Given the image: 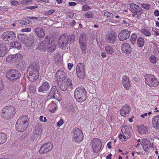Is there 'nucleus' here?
Instances as JSON below:
<instances>
[{
    "label": "nucleus",
    "instance_id": "nucleus-35",
    "mask_svg": "<svg viewBox=\"0 0 159 159\" xmlns=\"http://www.w3.org/2000/svg\"><path fill=\"white\" fill-rule=\"evenodd\" d=\"M11 46L15 48L20 49L21 48V44L18 42L16 41L10 43Z\"/></svg>",
    "mask_w": 159,
    "mask_h": 159
},
{
    "label": "nucleus",
    "instance_id": "nucleus-54",
    "mask_svg": "<svg viewBox=\"0 0 159 159\" xmlns=\"http://www.w3.org/2000/svg\"><path fill=\"white\" fill-rule=\"evenodd\" d=\"M21 21L20 23L23 25H25L29 23V20L26 19H24L23 20H21Z\"/></svg>",
    "mask_w": 159,
    "mask_h": 159
},
{
    "label": "nucleus",
    "instance_id": "nucleus-25",
    "mask_svg": "<svg viewBox=\"0 0 159 159\" xmlns=\"http://www.w3.org/2000/svg\"><path fill=\"white\" fill-rule=\"evenodd\" d=\"M35 32L39 38H43L45 34L44 31L41 27H37L35 29Z\"/></svg>",
    "mask_w": 159,
    "mask_h": 159
},
{
    "label": "nucleus",
    "instance_id": "nucleus-52",
    "mask_svg": "<svg viewBox=\"0 0 159 159\" xmlns=\"http://www.w3.org/2000/svg\"><path fill=\"white\" fill-rule=\"evenodd\" d=\"M60 89L63 91H65L67 89V87L63 83H62L60 86Z\"/></svg>",
    "mask_w": 159,
    "mask_h": 159
},
{
    "label": "nucleus",
    "instance_id": "nucleus-50",
    "mask_svg": "<svg viewBox=\"0 0 159 159\" xmlns=\"http://www.w3.org/2000/svg\"><path fill=\"white\" fill-rule=\"evenodd\" d=\"M104 15L107 16V17L112 18L113 16V15L112 13L108 12H105L104 13Z\"/></svg>",
    "mask_w": 159,
    "mask_h": 159
},
{
    "label": "nucleus",
    "instance_id": "nucleus-30",
    "mask_svg": "<svg viewBox=\"0 0 159 159\" xmlns=\"http://www.w3.org/2000/svg\"><path fill=\"white\" fill-rule=\"evenodd\" d=\"M80 46L81 50L83 51H85L87 48V43L85 41L84 42L81 40V37L80 36L79 39Z\"/></svg>",
    "mask_w": 159,
    "mask_h": 159
},
{
    "label": "nucleus",
    "instance_id": "nucleus-24",
    "mask_svg": "<svg viewBox=\"0 0 159 159\" xmlns=\"http://www.w3.org/2000/svg\"><path fill=\"white\" fill-rule=\"evenodd\" d=\"M152 123L153 127L159 130V115L156 116L153 118Z\"/></svg>",
    "mask_w": 159,
    "mask_h": 159
},
{
    "label": "nucleus",
    "instance_id": "nucleus-39",
    "mask_svg": "<svg viewBox=\"0 0 159 159\" xmlns=\"http://www.w3.org/2000/svg\"><path fill=\"white\" fill-rule=\"evenodd\" d=\"M52 96L53 98H54L58 101H60L62 99L61 96L59 92L54 94H52Z\"/></svg>",
    "mask_w": 159,
    "mask_h": 159
},
{
    "label": "nucleus",
    "instance_id": "nucleus-26",
    "mask_svg": "<svg viewBox=\"0 0 159 159\" xmlns=\"http://www.w3.org/2000/svg\"><path fill=\"white\" fill-rule=\"evenodd\" d=\"M138 132L140 134H146L148 131V127L143 125H141L137 127Z\"/></svg>",
    "mask_w": 159,
    "mask_h": 159
},
{
    "label": "nucleus",
    "instance_id": "nucleus-45",
    "mask_svg": "<svg viewBox=\"0 0 159 159\" xmlns=\"http://www.w3.org/2000/svg\"><path fill=\"white\" fill-rule=\"evenodd\" d=\"M141 7L147 10H148L151 7V6L150 4L148 3H142L141 5Z\"/></svg>",
    "mask_w": 159,
    "mask_h": 159
},
{
    "label": "nucleus",
    "instance_id": "nucleus-34",
    "mask_svg": "<svg viewBox=\"0 0 159 159\" xmlns=\"http://www.w3.org/2000/svg\"><path fill=\"white\" fill-rule=\"evenodd\" d=\"M42 132V127L39 125H36L34 131V134L37 135H40Z\"/></svg>",
    "mask_w": 159,
    "mask_h": 159
},
{
    "label": "nucleus",
    "instance_id": "nucleus-42",
    "mask_svg": "<svg viewBox=\"0 0 159 159\" xmlns=\"http://www.w3.org/2000/svg\"><path fill=\"white\" fill-rule=\"evenodd\" d=\"M63 83L67 88L68 87H70L72 85V80L70 79H67L66 81H64Z\"/></svg>",
    "mask_w": 159,
    "mask_h": 159
},
{
    "label": "nucleus",
    "instance_id": "nucleus-11",
    "mask_svg": "<svg viewBox=\"0 0 159 159\" xmlns=\"http://www.w3.org/2000/svg\"><path fill=\"white\" fill-rule=\"evenodd\" d=\"M2 39L5 41H9L14 39L16 38L15 33L12 31L4 32L1 35Z\"/></svg>",
    "mask_w": 159,
    "mask_h": 159
},
{
    "label": "nucleus",
    "instance_id": "nucleus-21",
    "mask_svg": "<svg viewBox=\"0 0 159 159\" xmlns=\"http://www.w3.org/2000/svg\"><path fill=\"white\" fill-rule=\"evenodd\" d=\"M65 74L62 70H58L56 75V79L58 82L63 81L65 78Z\"/></svg>",
    "mask_w": 159,
    "mask_h": 159
},
{
    "label": "nucleus",
    "instance_id": "nucleus-7",
    "mask_svg": "<svg viewBox=\"0 0 159 159\" xmlns=\"http://www.w3.org/2000/svg\"><path fill=\"white\" fill-rule=\"evenodd\" d=\"M73 139L77 143L81 142L84 138L82 132L77 128H75L73 130Z\"/></svg>",
    "mask_w": 159,
    "mask_h": 159
},
{
    "label": "nucleus",
    "instance_id": "nucleus-57",
    "mask_svg": "<svg viewBox=\"0 0 159 159\" xmlns=\"http://www.w3.org/2000/svg\"><path fill=\"white\" fill-rule=\"evenodd\" d=\"M67 66L68 69L70 70L73 66V64L72 63H69L68 64Z\"/></svg>",
    "mask_w": 159,
    "mask_h": 159
},
{
    "label": "nucleus",
    "instance_id": "nucleus-3",
    "mask_svg": "<svg viewBox=\"0 0 159 159\" xmlns=\"http://www.w3.org/2000/svg\"><path fill=\"white\" fill-rule=\"evenodd\" d=\"M74 97L76 100L79 102L84 101L87 98V93L85 89L81 87L77 88L74 92Z\"/></svg>",
    "mask_w": 159,
    "mask_h": 159
},
{
    "label": "nucleus",
    "instance_id": "nucleus-49",
    "mask_svg": "<svg viewBox=\"0 0 159 159\" xmlns=\"http://www.w3.org/2000/svg\"><path fill=\"white\" fill-rule=\"evenodd\" d=\"M130 8L133 10H132L135 11L136 9H138L140 7L135 4L132 3L130 4Z\"/></svg>",
    "mask_w": 159,
    "mask_h": 159
},
{
    "label": "nucleus",
    "instance_id": "nucleus-56",
    "mask_svg": "<svg viewBox=\"0 0 159 159\" xmlns=\"http://www.w3.org/2000/svg\"><path fill=\"white\" fill-rule=\"evenodd\" d=\"M31 31V29L29 28H26L25 29H22L21 30V32H29Z\"/></svg>",
    "mask_w": 159,
    "mask_h": 159
},
{
    "label": "nucleus",
    "instance_id": "nucleus-15",
    "mask_svg": "<svg viewBox=\"0 0 159 159\" xmlns=\"http://www.w3.org/2000/svg\"><path fill=\"white\" fill-rule=\"evenodd\" d=\"M140 144L145 151H148L151 148H152L153 147V143L151 144L150 142L147 139L144 138L142 139Z\"/></svg>",
    "mask_w": 159,
    "mask_h": 159
},
{
    "label": "nucleus",
    "instance_id": "nucleus-63",
    "mask_svg": "<svg viewBox=\"0 0 159 159\" xmlns=\"http://www.w3.org/2000/svg\"><path fill=\"white\" fill-rule=\"evenodd\" d=\"M38 2H48L49 1V0H36Z\"/></svg>",
    "mask_w": 159,
    "mask_h": 159
},
{
    "label": "nucleus",
    "instance_id": "nucleus-41",
    "mask_svg": "<svg viewBox=\"0 0 159 159\" xmlns=\"http://www.w3.org/2000/svg\"><path fill=\"white\" fill-rule=\"evenodd\" d=\"M149 60L153 64L156 63L157 61V57L153 55L150 56L149 57Z\"/></svg>",
    "mask_w": 159,
    "mask_h": 159
},
{
    "label": "nucleus",
    "instance_id": "nucleus-9",
    "mask_svg": "<svg viewBox=\"0 0 159 159\" xmlns=\"http://www.w3.org/2000/svg\"><path fill=\"white\" fill-rule=\"evenodd\" d=\"M23 58L22 55L19 53L8 56L6 58V61L11 63H15L21 60Z\"/></svg>",
    "mask_w": 159,
    "mask_h": 159
},
{
    "label": "nucleus",
    "instance_id": "nucleus-51",
    "mask_svg": "<svg viewBox=\"0 0 159 159\" xmlns=\"http://www.w3.org/2000/svg\"><path fill=\"white\" fill-rule=\"evenodd\" d=\"M91 9V7L87 5H84L82 6V10L84 11H88Z\"/></svg>",
    "mask_w": 159,
    "mask_h": 159
},
{
    "label": "nucleus",
    "instance_id": "nucleus-22",
    "mask_svg": "<svg viewBox=\"0 0 159 159\" xmlns=\"http://www.w3.org/2000/svg\"><path fill=\"white\" fill-rule=\"evenodd\" d=\"M40 68L39 65V63L34 62L31 63L29 66L28 71H39V70Z\"/></svg>",
    "mask_w": 159,
    "mask_h": 159
},
{
    "label": "nucleus",
    "instance_id": "nucleus-64",
    "mask_svg": "<svg viewBox=\"0 0 159 159\" xmlns=\"http://www.w3.org/2000/svg\"><path fill=\"white\" fill-rule=\"evenodd\" d=\"M111 143L110 142H108L107 143V148L109 149H111Z\"/></svg>",
    "mask_w": 159,
    "mask_h": 159
},
{
    "label": "nucleus",
    "instance_id": "nucleus-29",
    "mask_svg": "<svg viewBox=\"0 0 159 159\" xmlns=\"http://www.w3.org/2000/svg\"><path fill=\"white\" fill-rule=\"evenodd\" d=\"M57 107L56 104L53 101H52L48 105V108L50 111L54 112L55 111Z\"/></svg>",
    "mask_w": 159,
    "mask_h": 159
},
{
    "label": "nucleus",
    "instance_id": "nucleus-48",
    "mask_svg": "<svg viewBox=\"0 0 159 159\" xmlns=\"http://www.w3.org/2000/svg\"><path fill=\"white\" fill-rule=\"evenodd\" d=\"M93 13L91 11H89L86 13L85 15V16L88 18H91L93 16Z\"/></svg>",
    "mask_w": 159,
    "mask_h": 159
},
{
    "label": "nucleus",
    "instance_id": "nucleus-36",
    "mask_svg": "<svg viewBox=\"0 0 159 159\" xmlns=\"http://www.w3.org/2000/svg\"><path fill=\"white\" fill-rule=\"evenodd\" d=\"M137 44L139 47H143L145 43L144 40L142 37H139L137 40Z\"/></svg>",
    "mask_w": 159,
    "mask_h": 159
},
{
    "label": "nucleus",
    "instance_id": "nucleus-19",
    "mask_svg": "<svg viewBox=\"0 0 159 159\" xmlns=\"http://www.w3.org/2000/svg\"><path fill=\"white\" fill-rule=\"evenodd\" d=\"M122 81L124 88L127 90L129 89L131 85L129 78L126 75H124L122 77Z\"/></svg>",
    "mask_w": 159,
    "mask_h": 159
},
{
    "label": "nucleus",
    "instance_id": "nucleus-16",
    "mask_svg": "<svg viewBox=\"0 0 159 159\" xmlns=\"http://www.w3.org/2000/svg\"><path fill=\"white\" fill-rule=\"evenodd\" d=\"M130 32L126 30H121L119 33L118 37L120 41L126 40L130 36Z\"/></svg>",
    "mask_w": 159,
    "mask_h": 159
},
{
    "label": "nucleus",
    "instance_id": "nucleus-13",
    "mask_svg": "<svg viewBox=\"0 0 159 159\" xmlns=\"http://www.w3.org/2000/svg\"><path fill=\"white\" fill-rule=\"evenodd\" d=\"M117 35L115 31L108 32L105 35V39L108 43H114L116 40Z\"/></svg>",
    "mask_w": 159,
    "mask_h": 159
},
{
    "label": "nucleus",
    "instance_id": "nucleus-44",
    "mask_svg": "<svg viewBox=\"0 0 159 159\" xmlns=\"http://www.w3.org/2000/svg\"><path fill=\"white\" fill-rule=\"evenodd\" d=\"M137 36L136 34H132L130 38V41L132 44L134 43L136 40Z\"/></svg>",
    "mask_w": 159,
    "mask_h": 159
},
{
    "label": "nucleus",
    "instance_id": "nucleus-47",
    "mask_svg": "<svg viewBox=\"0 0 159 159\" xmlns=\"http://www.w3.org/2000/svg\"><path fill=\"white\" fill-rule=\"evenodd\" d=\"M152 113V111H150L148 113H145L140 115V116L143 119H145L146 117H149Z\"/></svg>",
    "mask_w": 159,
    "mask_h": 159
},
{
    "label": "nucleus",
    "instance_id": "nucleus-31",
    "mask_svg": "<svg viewBox=\"0 0 159 159\" xmlns=\"http://www.w3.org/2000/svg\"><path fill=\"white\" fill-rule=\"evenodd\" d=\"M17 67L19 69L23 70L26 68V64L25 61L20 60L17 64Z\"/></svg>",
    "mask_w": 159,
    "mask_h": 159
},
{
    "label": "nucleus",
    "instance_id": "nucleus-55",
    "mask_svg": "<svg viewBox=\"0 0 159 159\" xmlns=\"http://www.w3.org/2000/svg\"><path fill=\"white\" fill-rule=\"evenodd\" d=\"M55 11V10L53 9H50L47 12V14L48 15H51L52 13H54Z\"/></svg>",
    "mask_w": 159,
    "mask_h": 159
},
{
    "label": "nucleus",
    "instance_id": "nucleus-53",
    "mask_svg": "<svg viewBox=\"0 0 159 159\" xmlns=\"http://www.w3.org/2000/svg\"><path fill=\"white\" fill-rule=\"evenodd\" d=\"M64 123L63 120L62 119H61L57 123V126L59 127L63 124Z\"/></svg>",
    "mask_w": 159,
    "mask_h": 159
},
{
    "label": "nucleus",
    "instance_id": "nucleus-1",
    "mask_svg": "<svg viewBox=\"0 0 159 159\" xmlns=\"http://www.w3.org/2000/svg\"><path fill=\"white\" fill-rule=\"evenodd\" d=\"M29 119L26 116H20L17 120L16 125V130L20 132L25 131L29 124Z\"/></svg>",
    "mask_w": 159,
    "mask_h": 159
},
{
    "label": "nucleus",
    "instance_id": "nucleus-60",
    "mask_svg": "<svg viewBox=\"0 0 159 159\" xmlns=\"http://www.w3.org/2000/svg\"><path fill=\"white\" fill-rule=\"evenodd\" d=\"M37 7L38 6H31L27 7V8L31 10H33L36 8H37Z\"/></svg>",
    "mask_w": 159,
    "mask_h": 159
},
{
    "label": "nucleus",
    "instance_id": "nucleus-12",
    "mask_svg": "<svg viewBox=\"0 0 159 159\" xmlns=\"http://www.w3.org/2000/svg\"><path fill=\"white\" fill-rule=\"evenodd\" d=\"M53 144L51 143H47L43 144L40 148L39 153L41 154H45L51 150Z\"/></svg>",
    "mask_w": 159,
    "mask_h": 159
},
{
    "label": "nucleus",
    "instance_id": "nucleus-27",
    "mask_svg": "<svg viewBox=\"0 0 159 159\" xmlns=\"http://www.w3.org/2000/svg\"><path fill=\"white\" fill-rule=\"evenodd\" d=\"M6 47L4 44H1L0 45V57H3L7 53Z\"/></svg>",
    "mask_w": 159,
    "mask_h": 159
},
{
    "label": "nucleus",
    "instance_id": "nucleus-2",
    "mask_svg": "<svg viewBox=\"0 0 159 159\" xmlns=\"http://www.w3.org/2000/svg\"><path fill=\"white\" fill-rule=\"evenodd\" d=\"M16 112V108L14 106H8L2 109L1 116L4 119L8 120L12 118Z\"/></svg>",
    "mask_w": 159,
    "mask_h": 159
},
{
    "label": "nucleus",
    "instance_id": "nucleus-14",
    "mask_svg": "<svg viewBox=\"0 0 159 159\" xmlns=\"http://www.w3.org/2000/svg\"><path fill=\"white\" fill-rule=\"evenodd\" d=\"M68 41V36L66 34L64 33L58 39V43L59 46L63 47L67 44Z\"/></svg>",
    "mask_w": 159,
    "mask_h": 159
},
{
    "label": "nucleus",
    "instance_id": "nucleus-61",
    "mask_svg": "<svg viewBox=\"0 0 159 159\" xmlns=\"http://www.w3.org/2000/svg\"><path fill=\"white\" fill-rule=\"evenodd\" d=\"M154 15L156 16H159V11L158 10H155L154 12Z\"/></svg>",
    "mask_w": 159,
    "mask_h": 159
},
{
    "label": "nucleus",
    "instance_id": "nucleus-58",
    "mask_svg": "<svg viewBox=\"0 0 159 159\" xmlns=\"http://www.w3.org/2000/svg\"><path fill=\"white\" fill-rule=\"evenodd\" d=\"M77 3L74 2H70L68 3V5L70 6H76Z\"/></svg>",
    "mask_w": 159,
    "mask_h": 159
},
{
    "label": "nucleus",
    "instance_id": "nucleus-59",
    "mask_svg": "<svg viewBox=\"0 0 159 159\" xmlns=\"http://www.w3.org/2000/svg\"><path fill=\"white\" fill-rule=\"evenodd\" d=\"M11 4L15 6L18 5L19 3L17 1H12L11 2Z\"/></svg>",
    "mask_w": 159,
    "mask_h": 159
},
{
    "label": "nucleus",
    "instance_id": "nucleus-33",
    "mask_svg": "<svg viewBox=\"0 0 159 159\" xmlns=\"http://www.w3.org/2000/svg\"><path fill=\"white\" fill-rule=\"evenodd\" d=\"M18 38L19 40L23 43H26L28 40L26 35L24 34H20L18 36Z\"/></svg>",
    "mask_w": 159,
    "mask_h": 159
},
{
    "label": "nucleus",
    "instance_id": "nucleus-5",
    "mask_svg": "<svg viewBox=\"0 0 159 159\" xmlns=\"http://www.w3.org/2000/svg\"><path fill=\"white\" fill-rule=\"evenodd\" d=\"M144 77L146 84L149 87H156L159 85V82L158 79L153 75L146 74Z\"/></svg>",
    "mask_w": 159,
    "mask_h": 159
},
{
    "label": "nucleus",
    "instance_id": "nucleus-23",
    "mask_svg": "<svg viewBox=\"0 0 159 159\" xmlns=\"http://www.w3.org/2000/svg\"><path fill=\"white\" fill-rule=\"evenodd\" d=\"M49 85L48 82H42L40 86L38 89V91L39 92L46 91L49 89Z\"/></svg>",
    "mask_w": 159,
    "mask_h": 159
},
{
    "label": "nucleus",
    "instance_id": "nucleus-43",
    "mask_svg": "<svg viewBox=\"0 0 159 159\" xmlns=\"http://www.w3.org/2000/svg\"><path fill=\"white\" fill-rule=\"evenodd\" d=\"M59 92L56 86H53L51 88V90L50 93V94L52 96V94H54Z\"/></svg>",
    "mask_w": 159,
    "mask_h": 159
},
{
    "label": "nucleus",
    "instance_id": "nucleus-17",
    "mask_svg": "<svg viewBox=\"0 0 159 159\" xmlns=\"http://www.w3.org/2000/svg\"><path fill=\"white\" fill-rule=\"evenodd\" d=\"M28 77L30 81L34 82L38 78L39 75V71H28Z\"/></svg>",
    "mask_w": 159,
    "mask_h": 159
},
{
    "label": "nucleus",
    "instance_id": "nucleus-28",
    "mask_svg": "<svg viewBox=\"0 0 159 159\" xmlns=\"http://www.w3.org/2000/svg\"><path fill=\"white\" fill-rule=\"evenodd\" d=\"M105 51L109 54H111L115 52V50L113 48V46L110 45H108L105 47Z\"/></svg>",
    "mask_w": 159,
    "mask_h": 159
},
{
    "label": "nucleus",
    "instance_id": "nucleus-20",
    "mask_svg": "<svg viewBox=\"0 0 159 159\" xmlns=\"http://www.w3.org/2000/svg\"><path fill=\"white\" fill-rule=\"evenodd\" d=\"M121 49L123 52L126 54H129L131 52V48L130 45L127 43H123L121 46Z\"/></svg>",
    "mask_w": 159,
    "mask_h": 159
},
{
    "label": "nucleus",
    "instance_id": "nucleus-6",
    "mask_svg": "<svg viewBox=\"0 0 159 159\" xmlns=\"http://www.w3.org/2000/svg\"><path fill=\"white\" fill-rule=\"evenodd\" d=\"M6 76L8 80L10 81H15L20 78V74L18 70L11 69L7 70Z\"/></svg>",
    "mask_w": 159,
    "mask_h": 159
},
{
    "label": "nucleus",
    "instance_id": "nucleus-38",
    "mask_svg": "<svg viewBox=\"0 0 159 159\" xmlns=\"http://www.w3.org/2000/svg\"><path fill=\"white\" fill-rule=\"evenodd\" d=\"M54 56L55 57L54 60L56 63L61 61V57L60 54L58 53H56L55 54Z\"/></svg>",
    "mask_w": 159,
    "mask_h": 159
},
{
    "label": "nucleus",
    "instance_id": "nucleus-40",
    "mask_svg": "<svg viewBox=\"0 0 159 159\" xmlns=\"http://www.w3.org/2000/svg\"><path fill=\"white\" fill-rule=\"evenodd\" d=\"M141 32L142 34L145 36L149 37L151 35L150 32L146 29L144 28L142 29Z\"/></svg>",
    "mask_w": 159,
    "mask_h": 159
},
{
    "label": "nucleus",
    "instance_id": "nucleus-8",
    "mask_svg": "<svg viewBox=\"0 0 159 159\" xmlns=\"http://www.w3.org/2000/svg\"><path fill=\"white\" fill-rule=\"evenodd\" d=\"M91 145L94 152L97 153L99 152L101 148L102 143L99 139L94 138L92 140Z\"/></svg>",
    "mask_w": 159,
    "mask_h": 159
},
{
    "label": "nucleus",
    "instance_id": "nucleus-62",
    "mask_svg": "<svg viewBox=\"0 0 159 159\" xmlns=\"http://www.w3.org/2000/svg\"><path fill=\"white\" fill-rule=\"evenodd\" d=\"M3 89V84L2 82L0 80V91L2 90Z\"/></svg>",
    "mask_w": 159,
    "mask_h": 159
},
{
    "label": "nucleus",
    "instance_id": "nucleus-4",
    "mask_svg": "<svg viewBox=\"0 0 159 159\" xmlns=\"http://www.w3.org/2000/svg\"><path fill=\"white\" fill-rule=\"evenodd\" d=\"M124 131L123 132V129H121L122 134H120L119 135V138L122 142H124L127 140V139L130 138L131 134L133 132L132 127L130 125H126L123 126Z\"/></svg>",
    "mask_w": 159,
    "mask_h": 159
},
{
    "label": "nucleus",
    "instance_id": "nucleus-32",
    "mask_svg": "<svg viewBox=\"0 0 159 159\" xmlns=\"http://www.w3.org/2000/svg\"><path fill=\"white\" fill-rule=\"evenodd\" d=\"M7 136L4 133H0V145L5 143L7 140Z\"/></svg>",
    "mask_w": 159,
    "mask_h": 159
},
{
    "label": "nucleus",
    "instance_id": "nucleus-37",
    "mask_svg": "<svg viewBox=\"0 0 159 159\" xmlns=\"http://www.w3.org/2000/svg\"><path fill=\"white\" fill-rule=\"evenodd\" d=\"M132 12L133 15L140 16L143 13V10L140 7L138 9L135 10V11L132 10Z\"/></svg>",
    "mask_w": 159,
    "mask_h": 159
},
{
    "label": "nucleus",
    "instance_id": "nucleus-10",
    "mask_svg": "<svg viewBox=\"0 0 159 159\" xmlns=\"http://www.w3.org/2000/svg\"><path fill=\"white\" fill-rule=\"evenodd\" d=\"M76 74L77 77L80 79H83L85 74V67L82 63H78L76 69Z\"/></svg>",
    "mask_w": 159,
    "mask_h": 159
},
{
    "label": "nucleus",
    "instance_id": "nucleus-46",
    "mask_svg": "<svg viewBox=\"0 0 159 159\" xmlns=\"http://www.w3.org/2000/svg\"><path fill=\"white\" fill-rule=\"evenodd\" d=\"M56 49V46L54 45H51L48 46V47L47 50H48V51L50 52H53L55 49Z\"/></svg>",
    "mask_w": 159,
    "mask_h": 159
},
{
    "label": "nucleus",
    "instance_id": "nucleus-18",
    "mask_svg": "<svg viewBox=\"0 0 159 159\" xmlns=\"http://www.w3.org/2000/svg\"><path fill=\"white\" fill-rule=\"evenodd\" d=\"M130 107L127 105L124 106L120 110V115L124 117H126L129 115L130 111Z\"/></svg>",
    "mask_w": 159,
    "mask_h": 159
}]
</instances>
